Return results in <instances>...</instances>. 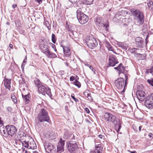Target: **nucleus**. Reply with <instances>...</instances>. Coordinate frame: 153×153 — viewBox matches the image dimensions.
Here are the masks:
<instances>
[{"label": "nucleus", "mask_w": 153, "mask_h": 153, "mask_svg": "<svg viewBox=\"0 0 153 153\" xmlns=\"http://www.w3.org/2000/svg\"><path fill=\"white\" fill-rule=\"evenodd\" d=\"M132 15L135 17V23L139 26L142 25L144 22V16L143 13L138 9L132 8L131 10Z\"/></svg>", "instance_id": "nucleus-1"}, {"label": "nucleus", "mask_w": 153, "mask_h": 153, "mask_svg": "<svg viewBox=\"0 0 153 153\" xmlns=\"http://www.w3.org/2000/svg\"><path fill=\"white\" fill-rule=\"evenodd\" d=\"M17 131V129L14 126L8 125L6 126L5 128H3L1 130V132L5 137H7L8 135L12 137L16 134Z\"/></svg>", "instance_id": "nucleus-2"}, {"label": "nucleus", "mask_w": 153, "mask_h": 153, "mask_svg": "<svg viewBox=\"0 0 153 153\" xmlns=\"http://www.w3.org/2000/svg\"><path fill=\"white\" fill-rule=\"evenodd\" d=\"M37 118L39 122H46L48 123L51 122L48 112L44 108L41 109L38 115Z\"/></svg>", "instance_id": "nucleus-3"}, {"label": "nucleus", "mask_w": 153, "mask_h": 153, "mask_svg": "<svg viewBox=\"0 0 153 153\" xmlns=\"http://www.w3.org/2000/svg\"><path fill=\"white\" fill-rule=\"evenodd\" d=\"M114 83L115 86L118 90L119 91L123 90L120 93L121 94H123L125 92L127 85L124 79L123 78L119 77L115 81Z\"/></svg>", "instance_id": "nucleus-4"}, {"label": "nucleus", "mask_w": 153, "mask_h": 153, "mask_svg": "<svg viewBox=\"0 0 153 153\" xmlns=\"http://www.w3.org/2000/svg\"><path fill=\"white\" fill-rule=\"evenodd\" d=\"M82 8H79L76 11L77 18L79 22L82 25L86 23L88 20V17L82 12Z\"/></svg>", "instance_id": "nucleus-5"}, {"label": "nucleus", "mask_w": 153, "mask_h": 153, "mask_svg": "<svg viewBox=\"0 0 153 153\" xmlns=\"http://www.w3.org/2000/svg\"><path fill=\"white\" fill-rule=\"evenodd\" d=\"M104 117L106 121L111 122L114 125L117 124V118L115 115L109 113H105L104 115Z\"/></svg>", "instance_id": "nucleus-6"}, {"label": "nucleus", "mask_w": 153, "mask_h": 153, "mask_svg": "<svg viewBox=\"0 0 153 153\" xmlns=\"http://www.w3.org/2000/svg\"><path fill=\"white\" fill-rule=\"evenodd\" d=\"M67 148L69 152L75 153L78 148V145L75 141H70L67 144Z\"/></svg>", "instance_id": "nucleus-7"}, {"label": "nucleus", "mask_w": 153, "mask_h": 153, "mask_svg": "<svg viewBox=\"0 0 153 153\" xmlns=\"http://www.w3.org/2000/svg\"><path fill=\"white\" fill-rule=\"evenodd\" d=\"M144 103L147 108L150 109L153 108V94H151L147 97Z\"/></svg>", "instance_id": "nucleus-8"}, {"label": "nucleus", "mask_w": 153, "mask_h": 153, "mask_svg": "<svg viewBox=\"0 0 153 153\" xmlns=\"http://www.w3.org/2000/svg\"><path fill=\"white\" fill-rule=\"evenodd\" d=\"M86 43L88 47L93 49L97 45V42L96 39L92 37H89L86 40Z\"/></svg>", "instance_id": "nucleus-9"}, {"label": "nucleus", "mask_w": 153, "mask_h": 153, "mask_svg": "<svg viewBox=\"0 0 153 153\" xmlns=\"http://www.w3.org/2000/svg\"><path fill=\"white\" fill-rule=\"evenodd\" d=\"M38 88V91L42 94L45 95L47 94L50 97L52 96L51 93V89L48 88H46L42 84L39 86Z\"/></svg>", "instance_id": "nucleus-10"}, {"label": "nucleus", "mask_w": 153, "mask_h": 153, "mask_svg": "<svg viewBox=\"0 0 153 153\" xmlns=\"http://www.w3.org/2000/svg\"><path fill=\"white\" fill-rule=\"evenodd\" d=\"M45 149L48 153H55L56 149L55 147L51 143L48 142H45L44 144Z\"/></svg>", "instance_id": "nucleus-11"}, {"label": "nucleus", "mask_w": 153, "mask_h": 153, "mask_svg": "<svg viewBox=\"0 0 153 153\" xmlns=\"http://www.w3.org/2000/svg\"><path fill=\"white\" fill-rule=\"evenodd\" d=\"M25 143L26 144L24 146L27 147L28 149H36L37 146L35 142L33 139L31 138L29 141H24Z\"/></svg>", "instance_id": "nucleus-12"}, {"label": "nucleus", "mask_w": 153, "mask_h": 153, "mask_svg": "<svg viewBox=\"0 0 153 153\" xmlns=\"http://www.w3.org/2000/svg\"><path fill=\"white\" fill-rule=\"evenodd\" d=\"M14 89H11V91H9L6 89L1 90V92L0 94V100L1 101H3L6 98H8L10 95L9 93L10 91H13Z\"/></svg>", "instance_id": "nucleus-13"}, {"label": "nucleus", "mask_w": 153, "mask_h": 153, "mask_svg": "<svg viewBox=\"0 0 153 153\" xmlns=\"http://www.w3.org/2000/svg\"><path fill=\"white\" fill-rule=\"evenodd\" d=\"M65 140L60 138V141L58 143L57 146V152L58 153H60L63 151L64 150Z\"/></svg>", "instance_id": "nucleus-14"}, {"label": "nucleus", "mask_w": 153, "mask_h": 153, "mask_svg": "<svg viewBox=\"0 0 153 153\" xmlns=\"http://www.w3.org/2000/svg\"><path fill=\"white\" fill-rule=\"evenodd\" d=\"M118 62L116 57L114 55H111L109 56V65L111 66H114L118 63Z\"/></svg>", "instance_id": "nucleus-15"}, {"label": "nucleus", "mask_w": 153, "mask_h": 153, "mask_svg": "<svg viewBox=\"0 0 153 153\" xmlns=\"http://www.w3.org/2000/svg\"><path fill=\"white\" fill-rule=\"evenodd\" d=\"M63 137L65 139H70L75 140V136L74 134L70 133V132L67 130H65L64 132Z\"/></svg>", "instance_id": "nucleus-16"}, {"label": "nucleus", "mask_w": 153, "mask_h": 153, "mask_svg": "<svg viewBox=\"0 0 153 153\" xmlns=\"http://www.w3.org/2000/svg\"><path fill=\"white\" fill-rule=\"evenodd\" d=\"M136 94L138 99L141 101H143L145 99V93L143 91L138 90Z\"/></svg>", "instance_id": "nucleus-17"}, {"label": "nucleus", "mask_w": 153, "mask_h": 153, "mask_svg": "<svg viewBox=\"0 0 153 153\" xmlns=\"http://www.w3.org/2000/svg\"><path fill=\"white\" fill-rule=\"evenodd\" d=\"M135 44L137 47L141 48L144 44V41L142 39L139 37H137L135 40Z\"/></svg>", "instance_id": "nucleus-18"}, {"label": "nucleus", "mask_w": 153, "mask_h": 153, "mask_svg": "<svg viewBox=\"0 0 153 153\" xmlns=\"http://www.w3.org/2000/svg\"><path fill=\"white\" fill-rule=\"evenodd\" d=\"M11 79L5 78L4 79V85L6 88L8 89L9 91L11 90L10 84Z\"/></svg>", "instance_id": "nucleus-19"}, {"label": "nucleus", "mask_w": 153, "mask_h": 153, "mask_svg": "<svg viewBox=\"0 0 153 153\" xmlns=\"http://www.w3.org/2000/svg\"><path fill=\"white\" fill-rule=\"evenodd\" d=\"M114 68L117 69L119 71V75L121 73L123 74L125 73L126 68L123 66L121 64H120L118 67H115Z\"/></svg>", "instance_id": "nucleus-20"}, {"label": "nucleus", "mask_w": 153, "mask_h": 153, "mask_svg": "<svg viewBox=\"0 0 153 153\" xmlns=\"http://www.w3.org/2000/svg\"><path fill=\"white\" fill-rule=\"evenodd\" d=\"M62 47L65 56L66 57L69 56L71 55L70 48L66 46H62Z\"/></svg>", "instance_id": "nucleus-21"}, {"label": "nucleus", "mask_w": 153, "mask_h": 153, "mask_svg": "<svg viewBox=\"0 0 153 153\" xmlns=\"http://www.w3.org/2000/svg\"><path fill=\"white\" fill-rule=\"evenodd\" d=\"M76 27V25H74L70 24L67 25L66 24V29L68 32L72 33L73 31L75 30Z\"/></svg>", "instance_id": "nucleus-22"}, {"label": "nucleus", "mask_w": 153, "mask_h": 153, "mask_svg": "<svg viewBox=\"0 0 153 153\" xmlns=\"http://www.w3.org/2000/svg\"><path fill=\"white\" fill-rule=\"evenodd\" d=\"M40 48L42 50V52L44 54L49 50V47L47 45L44 44H41L40 45Z\"/></svg>", "instance_id": "nucleus-23"}, {"label": "nucleus", "mask_w": 153, "mask_h": 153, "mask_svg": "<svg viewBox=\"0 0 153 153\" xmlns=\"http://www.w3.org/2000/svg\"><path fill=\"white\" fill-rule=\"evenodd\" d=\"M48 58H55L57 57L56 55L54 53L51 52L48 50L44 53Z\"/></svg>", "instance_id": "nucleus-24"}, {"label": "nucleus", "mask_w": 153, "mask_h": 153, "mask_svg": "<svg viewBox=\"0 0 153 153\" xmlns=\"http://www.w3.org/2000/svg\"><path fill=\"white\" fill-rule=\"evenodd\" d=\"M102 148L101 147L100 144L95 146V148L94 151L92 153H102Z\"/></svg>", "instance_id": "nucleus-25"}, {"label": "nucleus", "mask_w": 153, "mask_h": 153, "mask_svg": "<svg viewBox=\"0 0 153 153\" xmlns=\"http://www.w3.org/2000/svg\"><path fill=\"white\" fill-rule=\"evenodd\" d=\"M96 24L97 25L100 27L102 25L103 23L102 19L100 17H97L94 20Z\"/></svg>", "instance_id": "nucleus-26"}, {"label": "nucleus", "mask_w": 153, "mask_h": 153, "mask_svg": "<svg viewBox=\"0 0 153 153\" xmlns=\"http://www.w3.org/2000/svg\"><path fill=\"white\" fill-rule=\"evenodd\" d=\"M117 45H118L119 47L125 50H127L128 47V45L124 42H117Z\"/></svg>", "instance_id": "nucleus-27"}, {"label": "nucleus", "mask_w": 153, "mask_h": 153, "mask_svg": "<svg viewBox=\"0 0 153 153\" xmlns=\"http://www.w3.org/2000/svg\"><path fill=\"white\" fill-rule=\"evenodd\" d=\"M105 46L108 51H112L115 53L114 51V50L112 47L111 45L109 42L107 41L106 42H105Z\"/></svg>", "instance_id": "nucleus-28"}, {"label": "nucleus", "mask_w": 153, "mask_h": 153, "mask_svg": "<svg viewBox=\"0 0 153 153\" xmlns=\"http://www.w3.org/2000/svg\"><path fill=\"white\" fill-rule=\"evenodd\" d=\"M84 95L89 100H91L90 91L88 90H86L83 93Z\"/></svg>", "instance_id": "nucleus-29"}, {"label": "nucleus", "mask_w": 153, "mask_h": 153, "mask_svg": "<svg viewBox=\"0 0 153 153\" xmlns=\"http://www.w3.org/2000/svg\"><path fill=\"white\" fill-rule=\"evenodd\" d=\"M33 82L36 86L37 88L42 85L40 80L37 78H36L34 79Z\"/></svg>", "instance_id": "nucleus-30"}, {"label": "nucleus", "mask_w": 153, "mask_h": 153, "mask_svg": "<svg viewBox=\"0 0 153 153\" xmlns=\"http://www.w3.org/2000/svg\"><path fill=\"white\" fill-rule=\"evenodd\" d=\"M19 83L20 84V86L21 87L23 85V86H25L27 87V84L25 80L23 78H22L21 79H20L19 80Z\"/></svg>", "instance_id": "nucleus-31"}, {"label": "nucleus", "mask_w": 153, "mask_h": 153, "mask_svg": "<svg viewBox=\"0 0 153 153\" xmlns=\"http://www.w3.org/2000/svg\"><path fill=\"white\" fill-rule=\"evenodd\" d=\"M22 95L25 102L26 104L28 103L29 101V95L27 94L23 95V94H22Z\"/></svg>", "instance_id": "nucleus-32"}, {"label": "nucleus", "mask_w": 153, "mask_h": 153, "mask_svg": "<svg viewBox=\"0 0 153 153\" xmlns=\"http://www.w3.org/2000/svg\"><path fill=\"white\" fill-rule=\"evenodd\" d=\"M56 137L55 133L53 132L49 134L48 138L49 140H53L55 139Z\"/></svg>", "instance_id": "nucleus-33"}, {"label": "nucleus", "mask_w": 153, "mask_h": 153, "mask_svg": "<svg viewBox=\"0 0 153 153\" xmlns=\"http://www.w3.org/2000/svg\"><path fill=\"white\" fill-rule=\"evenodd\" d=\"M109 27V25L108 23H106L105 24H103V23L102 25H101L100 27H103V29L106 31H108V28Z\"/></svg>", "instance_id": "nucleus-34"}, {"label": "nucleus", "mask_w": 153, "mask_h": 153, "mask_svg": "<svg viewBox=\"0 0 153 153\" xmlns=\"http://www.w3.org/2000/svg\"><path fill=\"white\" fill-rule=\"evenodd\" d=\"M11 98L12 101L15 103H17V100L15 95L13 94H11Z\"/></svg>", "instance_id": "nucleus-35"}, {"label": "nucleus", "mask_w": 153, "mask_h": 153, "mask_svg": "<svg viewBox=\"0 0 153 153\" xmlns=\"http://www.w3.org/2000/svg\"><path fill=\"white\" fill-rule=\"evenodd\" d=\"M93 1V0H83V2L85 4L88 5L92 4Z\"/></svg>", "instance_id": "nucleus-36"}, {"label": "nucleus", "mask_w": 153, "mask_h": 153, "mask_svg": "<svg viewBox=\"0 0 153 153\" xmlns=\"http://www.w3.org/2000/svg\"><path fill=\"white\" fill-rule=\"evenodd\" d=\"M73 83L78 88H80L81 87V83L77 80V79H76V80H75V81L73 82Z\"/></svg>", "instance_id": "nucleus-37"}, {"label": "nucleus", "mask_w": 153, "mask_h": 153, "mask_svg": "<svg viewBox=\"0 0 153 153\" xmlns=\"http://www.w3.org/2000/svg\"><path fill=\"white\" fill-rule=\"evenodd\" d=\"M142 32L143 33H147L148 32V27L147 25H145L143 26Z\"/></svg>", "instance_id": "nucleus-38"}, {"label": "nucleus", "mask_w": 153, "mask_h": 153, "mask_svg": "<svg viewBox=\"0 0 153 153\" xmlns=\"http://www.w3.org/2000/svg\"><path fill=\"white\" fill-rule=\"evenodd\" d=\"M44 24V25L47 27L48 30H49L51 29V26L48 22V21L45 20Z\"/></svg>", "instance_id": "nucleus-39"}, {"label": "nucleus", "mask_w": 153, "mask_h": 153, "mask_svg": "<svg viewBox=\"0 0 153 153\" xmlns=\"http://www.w3.org/2000/svg\"><path fill=\"white\" fill-rule=\"evenodd\" d=\"M115 126L116 130L117 132H118L120 130L121 126V124L120 123L117 125H114Z\"/></svg>", "instance_id": "nucleus-40"}, {"label": "nucleus", "mask_w": 153, "mask_h": 153, "mask_svg": "<svg viewBox=\"0 0 153 153\" xmlns=\"http://www.w3.org/2000/svg\"><path fill=\"white\" fill-rule=\"evenodd\" d=\"M148 6L149 9L151 10L153 8V3L152 1H150L148 3Z\"/></svg>", "instance_id": "nucleus-41"}, {"label": "nucleus", "mask_w": 153, "mask_h": 153, "mask_svg": "<svg viewBox=\"0 0 153 153\" xmlns=\"http://www.w3.org/2000/svg\"><path fill=\"white\" fill-rule=\"evenodd\" d=\"M15 24L17 27H20L22 25L21 22L19 20H16L15 21Z\"/></svg>", "instance_id": "nucleus-42"}, {"label": "nucleus", "mask_w": 153, "mask_h": 153, "mask_svg": "<svg viewBox=\"0 0 153 153\" xmlns=\"http://www.w3.org/2000/svg\"><path fill=\"white\" fill-rule=\"evenodd\" d=\"M146 73L147 74L149 73L151 74H153V65L150 68L146 69Z\"/></svg>", "instance_id": "nucleus-43"}, {"label": "nucleus", "mask_w": 153, "mask_h": 153, "mask_svg": "<svg viewBox=\"0 0 153 153\" xmlns=\"http://www.w3.org/2000/svg\"><path fill=\"white\" fill-rule=\"evenodd\" d=\"M25 138H26L25 136H24V135L22 134V136L21 137V138L19 140L22 143V145L23 146H24V141H25V140H25Z\"/></svg>", "instance_id": "nucleus-44"}, {"label": "nucleus", "mask_w": 153, "mask_h": 153, "mask_svg": "<svg viewBox=\"0 0 153 153\" xmlns=\"http://www.w3.org/2000/svg\"><path fill=\"white\" fill-rule=\"evenodd\" d=\"M122 16L120 14V12L117 13L115 16V17L117 19H120Z\"/></svg>", "instance_id": "nucleus-45"}, {"label": "nucleus", "mask_w": 153, "mask_h": 153, "mask_svg": "<svg viewBox=\"0 0 153 153\" xmlns=\"http://www.w3.org/2000/svg\"><path fill=\"white\" fill-rule=\"evenodd\" d=\"M138 49L136 48H133L130 49V51L131 53L135 54L136 53V51Z\"/></svg>", "instance_id": "nucleus-46"}, {"label": "nucleus", "mask_w": 153, "mask_h": 153, "mask_svg": "<svg viewBox=\"0 0 153 153\" xmlns=\"http://www.w3.org/2000/svg\"><path fill=\"white\" fill-rule=\"evenodd\" d=\"M52 42L54 43H55L56 42V40L55 38V36L54 34L53 33L52 34Z\"/></svg>", "instance_id": "nucleus-47"}, {"label": "nucleus", "mask_w": 153, "mask_h": 153, "mask_svg": "<svg viewBox=\"0 0 153 153\" xmlns=\"http://www.w3.org/2000/svg\"><path fill=\"white\" fill-rule=\"evenodd\" d=\"M147 82L153 87V79L152 78L150 79H148L147 80Z\"/></svg>", "instance_id": "nucleus-48"}, {"label": "nucleus", "mask_w": 153, "mask_h": 153, "mask_svg": "<svg viewBox=\"0 0 153 153\" xmlns=\"http://www.w3.org/2000/svg\"><path fill=\"white\" fill-rule=\"evenodd\" d=\"M71 97H72V98L75 101V102H78L79 100L78 99H76L75 97L74 94H72L71 95Z\"/></svg>", "instance_id": "nucleus-49"}, {"label": "nucleus", "mask_w": 153, "mask_h": 153, "mask_svg": "<svg viewBox=\"0 0 153 153\" xmlns=\"http://www.w3.org/2000/svg\"><path fill=\"white\" fill-rule=\"evenodd\" d=\"M124 74V76H125V80H124L125 82L127 85L128 83V76L125 73Z\"/></svg>", "instance_id": "nucleus-50"}, {"label": "nucleus", "mask_w": 153, "mask_h": 153, "mask_svg": "<svg viewBox=\"0 0 153 153\" xmlns=\"http://www.w3.org/2000/svg\"><path fill=\"white\" fill-rule=\"evenodd\" d=\"M70 1L73 4H76L77 3L78 1L79 0H68Z\"/></svg>", "instance_id": "nucleus-51"}, {"label": "nucleus", "mask_w": 153, "mask_h": 153, "mask_svg": "<svg viewBox=\"0 0 153 153\" xmlns=\"http://www.w3.org/2000/svg\"><path fill=\"white\" fill-rule=\"evenodd\" d=\"M7 111L9 112H11L12 109V108L10 107H7Z\"/></svg>", "instance_id": "nucleus-52"}, {"label": "nucleus", "mask_w": 153, "mask_h": 153, "mask_svg": "<svg viewBox=\"0 0 153 153\" xmlns=\"http://www.w3.org/2000/svg\"><path fill=\"white\" fill-rule=\"evenodd\" d=\"M75 78L74 76H71L70 77V80L71 81H73L75 79Z\"/></svg>", "instance_id": "nucleus-53"}, {"label": "nucleus", "mask_w": 153, "mask_h": 153, "mask_svg": "<svg viewBox=\"0 0 153 153\" xmlns=\"http://www.w3.org/2000/svg\"><path fill=\"white\" fill-rule=\"evenodd\" d=\"M26 61H27V60L26 59H25L23 61V64L22 65V68L23 67H23V65H25V64L26 63Z\"/></svg>", "instance_id": "nucleus-54"}, {"label": "nucleus", "mask_w": 153, "mask_h": 153, "mask_svg": "<svg viewBox=\"0 0 153 153\" xmlns=\"http://www.w3.org/2000/svg\"><path fill=\"white\" fill-rule=\"evenodd\" d=\"M22 134H18L17 135V140H19L22 136Z\"/></svg>", "instance_id": "nucleus-55"}, {"label": "nucleus", "mask_w": 153, "mask_h": 153, "mask_svg": "<svg viewBox=\"0 0 153 153\" xmlns=\"http://www.w3.org/2000/svg\"><path fill=\"white\" fill-rule=\"evenodd\" d=\"M85 111L87 113H90V111L89 109L87 108H85Z\"/></svg>", "instance_id": "nucleus-56"}, {"label": "nucleus", "mask_w": 153, "mask_h": 153, "mask_svg": "<svg viewBox=\"0 0 153 153\" xmlns=\"http://www.w3.org/2000/svg\"><path fill=\"white\" fill-rule=\"evenodd\" d=\"M90 68L94 73V74H95V71L94 70L92 66V68L89 67Z\"/></svg>", "instance_id": "nucleus-57"}, {"label": "nucleus", "mask_w": 153, "mask_h": 153, "mask_svg": "<svg viewBox=\"0 0 153 153\" xmlns=\"http://www.w3.org/2000/svg\"><path fill=\"white\" fill-rule=\"evenodd\" d=\"M42 0H37V2L39 4H40L42 3Z\"/></svg>", "instance_id": "nucleus-58"}, {"label": "nucleus", "mask_w": 153, "mask_h": 153, "mask_svg": "<svg viewBox=\"0 0 153 153\" xmlns=\"http://www.w3.org/2000/svg\"><path fill=\"white\" fill-rule=\"evenodd\" d=\"M85 65H86V66H87L89 67H90L92 68V66H91L90 65L88 64H85Z\"/></svg>", "instance_id": "nucleus-59"}, {"label": "nucleus", "mask_w": 153, "mask_h": 153, "mask_svg": "<svg viewBox=\"0 0 153 153\" xmlns=\"http://www.w3.org/2000/svg\"><path fill=\"white\" fill-rule=\"evenodd\" d=\"M149 136L151 137H152L153 135V134H152V133H149V135H148Z\"/></svg>", "instance_id": "nucleus-60"}, {"label": "nucleus", "mask_w": 153, "mask_h": 153, "mask_svg": "<svg viewBox=\"0 0 153 153\" xmlns=\"http://www.w3.org/2000/svg\"><path fill=\"white\" fill-rule=\"evenodd\" d=\"M103 136H104L102 135V134H100L98 136L101 139L103 138Z\"/></svg>", "instance_id": "nucleus-61"}, {"label": "nucleus", "mask_w": 153, "mask_h": 153, "mask_svg": "<svg viewBox=\"0 0 153 153\" xmlns=\"http://www.w3.org/2000/svg\"><path fill=\"white\" fill-rule=\"evenodd\" d=\"M17 6V5L16 4H14L13 5L12 7L13 8H15Z\"/></svg>", "instance_id": "nucleus-62"}, {"label": "nucleus", "mask_w": 153, "mask_h": 153, "mask_svg": "<svg viewBox=\"0 0 153 153\" xmlns=\"http://www.w3.org/2000/svg\"><path fill=\"white\" fill-rule=\"evenodd\" d=\"M3 121L1 120V118L0 117V125L2 124Z\"/></svg>", "instance_id": "nucleus-63"}, {"label": "nucleus", "mask_w": 153, "mask_h": 153, "mask_svg": "<svg viewBox=\"0 0 153 153\" xmlns=\"http://www.w3.org/2000/svg\"><path fill=\"white\" fill-rule=\"evenodd\" d=\"M33 153H38V152L36 151H33Z\"/></svg>", "instance_id": "nucleus-64"}]
</instances>
